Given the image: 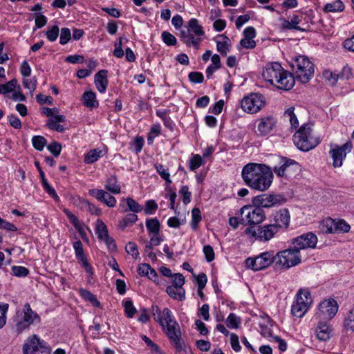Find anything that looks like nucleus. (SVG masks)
Segmentation results:
<instances>
[{
	"label": "nucleus",
	"instance_id": "f257e3e1",
	"mask_svg": "<svg viewBox=\"0 0 354 354\" xmlns=\"http://www.w3.org/2000/svg\"><path fill=\"white\" fill-rule=\"evenodd\" d=\"M241 178L247 186L263 192L271 186L273 173L272 169L265 164L250 162L243 167Z\"/></svg>",
	"mask_w": 354,
	"mask_h": 354
},
{
	"label": "nucleus",
	"instance_id": "f03ea898",
	"mask_svg": "<svg viewBox=\"0 0 354 354\" xmlns=\"http://www.w3.org/2000/svg\"><path fill=\"white\" fill-rule=\"evenodd\" d=\"M152 314L154 320L165 330L167 336L174 346L176 351L180 353L183 351L185 342L181 337L179 324L174 319L171 311L167 308H165L161 311L158 306H152Z\"/></svg>",
	"mask_w": 354,
	"mask_h": 354
},
{
	"label": "nucleus",
	"instance_id": "7ed1b4c3",
	"mask_svg": "<svg viewBox=\"0 0 354 354\" xmlns=\"http://www.w3.org/2000/svg\"><path fill=\"white\" fill-rule=\"evenodd\" d=\"M262 76L266 82L281 90L289 91L295 84L293 75L278 62L268 64L263 70Z\"/></svg>",
	"mask_w": 354,
	"mask_h": 354
},
{
	"label": "nucleus",
	"instance_id": "20e7f679",
	"mask_svg": "<svg viewBox=\"0 0 354 354\" xmlns=\"http://www.w3.org/2000/svg\"><path fill=\"white\" fill-rule=\"evenodd\" d=\"M14 328L17 333L29 329L33 324L41 323L40 316L33 311L28 303H26L21 310H17L13 317Z\"/></svg>",
	"mask_w": 354,
	"mask_h": 354
},
{
	"label": "nucleus",
	"instance_id": "39448f33",
	"mask_svg": "<svg viewBox=\"0 0 354 354\" xmlns=\"http://www.w3.org/2000/svg\"><path fill=\"white\" fill-rule=\"evenodd\" d=\"M312 128L310 124H302L293 135L295 145L301 151H308L317 146L320 140L311 136Z\"/></svg>",
	"mask_w": 354,
	"mask_h": 354
},
{
	"label": "nucleus",
	"instance_id": "423d86ee",
	"mask_svg": "<svg viewBox=\"0 0 354 354\" xmlns=\"http://www.w3.org/2000/svg\"><path fill=\"white\" fill-rule=\"evenodd\" d=\"M292 68L295 71V78L303 84L308 82L313 77L314 64L305 55L296 57L292 64Z\"/></svg>",
	"mask_w": 354,
	"mask_h": 354
},
{
	"label": "nucleus",
	"instance_id": "0eeeda50",
	"mask_svg": "<svg viewBox=\"0 0 354 354\" xmlns=\"http://www.w3.org/2000/svg\"><path fill=\"white\" fill-rule=\"evenodd\" d=\"M301 262L300 251L294 246L275 254V268L288 269Z\"/></svg>",
	"mask_w": 354,
	"mask_h": 354
},
{
	"label": "nucleus",
	"instance_id": "6e6552de",
	"mask_svg": "<svg viewBox=\"0 0 354 354\" xmlns=\"http://www.w3.org/2000/svg\"><path fill=\"white\" fill-rule=\"evenodd\" d=\"M241 224L258 225L266 219L265 212L260 207L245 205L240 209Z\"/></svg>",
	"mask_w": 354,
	"mask_h": 354
},
{
	"label": "nucleus",
	"instance_id": "1a4fd4ad",
	"mask_svg": "<svg viewBox=\"0 0 354 354\" xmlns=\"http://www.w3.org/2000/svg\"><path fill=\"white\" fill-rule=\"evenodd\" d=\"M22 349L24 354H50L51 353L48 344L35 334L26 339Z\"/></svg>",
	"mask_w": 354,
	"mask_h": 354
},
{
	"label": "nucleus",
	"instance_id": "9d476101",
	"mask_svg": "<svg viewBox=\"0 0 354 354\" xmlns=\"http://www.w3.org/2000/svg\"><path fill=\"white\" fill-rule=\"evenodd\" d=\"M311 302L310 292L307 290H299L291 307L292 314L297 317H302L307 312Z\"/></svg>",
	"mask_w": 354,
	"mask_h": 354
},
{
	"label": "nucleus",
	"instance_id": "9b49d317",
	"mask_svg": "<svg viewBox=\"0 0 354 354\" xmlns=\"http://www.w3.org/2000/svg\"><path fill=\"white\" fill-rule=\"evenodd\" d=\"M266 105L265 97L259 93H252L241 101L242 109L250 114L259 112Z\"/></svg>",
	"mask_w": 354,
	"mask_h": 354
},
{
	"label": "nucleus",
	"instance_id": "f8f14e48",
	"mask_svg": "<svg viewBox=\"0 0 354 354\" xmlns=\"http://www.w3.org/2000/svg\"><path fill=\"white\" fill-rule=\"evenodd\" d=\"M272 263L275 266V255L273 252H265L254 258L249 257L245 260L246 267L254 271L263 270Z\"/></svg>",
	"mask_w": 354,
	"mask_h": 354
},
{
	"label": "nucleus",
	"instance_id": "ddd939ff",
	"mask_svg": "<svg viewBox=\"0 0 354 354\" xmlns=\"http://www.w3.org/2000/svg\"><path fill=\"white\" fill-rule=\"evenodd\" d=\"M279 230L272 223L254 227L251 226L247 227L245 234L248 236L255 238L261 241H268L272 239Z\"/></svg>",
	"mask_w": 354,
	"mask_h": 354
},
{
	"label": "nucleus",
	"instance_id": "4468645a",
	"mask_svg": "<svg viewBox=\"0 0 354 354\" xmlns=\"http://www.w3.org/2000/svg\"><path fill=\"white\" fill-rule=\"evenodd\" d=\"M299 169V164L295 160L286 157L280 158L279 165H275L272 170L277 176L288 178L292 171Z\"/></svg>",
	"mask_w": 354,
	"mask_h": 354
},
{
	"label": "nucleus",
	"instance_id": "2eb2a0df",
	"mask_svg": "<svg viewBox=\"0 0 354 354\" xmlns=\"http://www.w3.org/2000/svg\"><path fill=\"white\" fill-rule=\"evenodd\" d=\"M285 198L279 194H261L252 199V203L260 208H270L285 203Z\"/></svg>",
	"mask_w": 354,
	"mask_h": 354
},
{
	"label": "nucleus",
	"instance_id": "dca6fc26",
	"mask_svg": "<svg viewBox=\"0 0 354 354\" xmlns=\"http://www.w3.org/2000/svg\"><path fill=\"white\" fill-rule=\"evenodd\" d=\"M353 146L350 141L346 142L342 146L335 145V148L330 151L335 167H339L342 165L343 160L346 158L347 153L351 151Z\"/></svg>",
	"mask_w": 354,
	"mask_h": 354
},
{
	"label": "nucleus",
	"instance_id": "f3484780",
	"mask_svg": "<svg viewBox=\"0 0 354 354\" xmlns=\"http://www.w3.org/2000/svg\"><path fill=\"white\" fill-rule=\"evenodd\" d=\"M292 243L299 251L307 248H315L317 243V237L314 233L308 232L294 239Z\"/></svg>",
	"mask_w": 354,
	"mask_h": 354
},
{
	"label": "nucleus",
	"instance_id": "a211bd4d",
	"mask_svg": "<svg viewBox=\"0 0 354 354\" xmlns=\"http://www.w3.org/2000/svg\"><path fill=\"white\" fill-rule=\"evenodd\" d=\"M257 131L260 136L269 134L276 126L277 120L272 115L261 118L257 120Z\"/></svg>",
	"mask_w": 354,
	"mask_h": 354
},
{
	"label": "nucleus",
	"instance_id": "6ab92c4d",
	"mask_svg": "<svg viewBox=\"0 0 354 354\" xmlns=\"http://www.w3.org/2000/svg\"><path fill=\"white\" fill-rule=\"evenodd\" d=\"M272 224L277 227V229L286 230L288 227L290 222V215L288 209L283 208L273 214Z\"/></svg>",
	"mask_w": 354,
	"mask_h": 354
},
{
	"label": "nucleus",
	"instance_id": "aec40b11",
	"mask_svg": "<svg viewBox=\"0 0 354 354\" xmlns=\"http://www.w3.org/2000/svg\"><path fill=\"white\" fill-rule=\"evenodd\" d=\"M319 310L324 318L331 319L337 313L338 305L333 299H326L319 304Z\"/></svg>",
	"mask_w": 354,
	"mask_h": 354
},
{
	"label": "nucleus",
	"instance_id": "412c9836",
	"mask_svg": "<svg viewBox=\"0 0 354 354\" xmlns=\"http://www.w3.org/2000/svg\"><path fill=\"white\" fill-rule=\"evenodd\" d=\"M88 194L109 207H113L116 205L115 198L103 189H91L88 191Z\"/></svg>",
	"mask_w": 354,
	"mask_h": 354
},
{
	"label": "nucleus",
	"instance_id": "4be33fe9",
	"mask_svg": "<svg viewBox=\"0 0 354 354\" xmlns=\"http://www.w3.org/2000/svg\"><path fill=\"white\" fill-rule=\"evenodd\" d=\"M315 335L319 341L326 342L330 339L333 329L328 324L319 322L315 328Z\"/></svg>",
	"mask_w": 354,
	"mask_h": 354
},
{
	"label": "nucleus",
	"instance_id": "5701e85b",
	"mask_svg": "<svg viewBox=\"0 0 354 354\" xmlns=\"http://www.w3.org/2000/svg\"><path fill=\"white\" fill-rule=\"evenodd\" d=\"M107 73L106 70H100L95 75V84L97 91L101 93H104L108 86Z\"/></svg>",
	"mask_w": 354,
	"mask_h": 354
},
{
	"label": "nucleus",
	"instance_id": "b1692460",
	"mask_svg": "<svg viewBox=\"0 0 354 354\" xmlns=\"http://www.w3.org/2000/svg\"><path fill=\"white\" fill-rule=\"evenodd\" d=\"M180 38L187 46L190 47L193 46L196 50L199 48L200 44L203 40L201 37H195L188 28L187 31H180Z\"/></svg>",
	"mask_w": 354,
	"mask_h": 354
},
{
	"label": "nucleus",
	"instance_id": "393cba45",
	"mask_svg": "<svg viewBox=\"0 0 354 354\" xmlns=\"http://www.w3.org/2000/svg\"><path fill=\"white\" fill-rule=\"evenodd\" d=\"M63 212L66 215L70 222L73 225L76 230L81 235V236L84 238L86 236V232L84 229L83 223L81 222L79 218L68 209L64 208Z\"/></svg>",
	"mask_w": 354,
	"mask_h": 354
},
{
	"label": "nucleus",
	"instance_id": "a878e982",
	"mask_svg": "<svg viewBox=\"0 0 354 354\" xmlns=\"http://www.w3.org/2000/svg\"><path fill=\"white\" fill-rule=\"evenodd\" d=\"M218 37L221 38L222 40H216V50L222 56H226L231 46L230 39L224 35H221Z\"/></svg>",
	"mask_w": 354,
	"mask_h": 354
},
{
	"label": "nucleus",
	"instance_id": "bb28decb",
	"mask_svg": "<svg viewBox=\"0 0 354 354\" xmlns=\"http://www.w3.org/2000/svg\"><path fill=\"white\" fill-rule=\"evenodd\" d=\"M83 104L86 107L93 109L99 106V102L96 100V94L92 91H86L82 95Z\"/></svg>",
	"mask_w": 354,
	"mask_h": 354
},
{
	"label": "nucleus",
	"instance_id": "cd10ccee",
	"mask_svg": "<svg viewBox=\"0 0 354 354\" xmlns=\"http://www.w3.org/2000/svg\"><path fill=\"white\" fill-rule=\"evenodd\" d=\"M283 117L284 118L288 120L290 124V129L292 131L297 129L299 123L298 118L295 113V107L290 106L283 113Z\"/></svg>",
	"mask_w": 354,
	"mask_h": 354
},
{
	"label": "nucleus",
	"instance_id": "c85d7f7f",
	"mask_svg": "<svg viewBox=\"0 0 354 354\" xmlns=\"http://www.w3.org/2000/svg\"><path fill=\"white\" fill-rule=\"evenodd\" d=\"M166 292L173 299L178 301H184L185 299V289H180L174 286H167Z\"/></svg>",
	"mask_w": 354,
	"mask_h": 354
},
{
	"label": "nucleus",
	"instance_id": "c756f323",
	"mask_svg": "<svg viewBox=\"0 0 354 354\" xmlns=\"http://www.w3.org/2000/svg\"><path fill=\"white\" fill-rule=\"evenodd\" d=\"M188 29L193 35L194 34L196 37H203L205 31L198 21L196 19L192 18L189 21Z\"/></svg>",
	"mask_w": 354,
	"mask_h": 354
},
{
	"label": "nucleus",
	"instance_id": "7c9ffc66",
	"mask_svg": "<svg viewBox=\"0 0 354 354\" xmlns=\"http://www.w3.org/2000/svg\"><path fill=\"white\" fill-rule=\"evenodd\" d=\"M105 189L113 194H119L121 192V187L118 183V179L115 175L111 176L106 180Z\"/></svg>",
	"mask_w": 354,
	"mask_h": 354
},
{
	"label": "nucleus",
	"instance_id": "2f4dec72",
	"mask_svg": "<svg viewBox=\"0 0 354 354\" xmlns=\"http://www.w3.org/2000/svg\"><path fill=\"white\" fill-rule=\"evenodd\" d=\"M146 227L149 234H158L160 231V224L156 218H147L146 220Z\"/></svg>",
	"mask_w": 354,
	"mask_h": 354
},
{
	"label": "nucleus",
	"instance_id": "473e14b6",
	"mask_svg": "<svg viewBox=\"0 0 354 354\" xmlns=\"http://www.w3.org/2000/svg\"><path fill=\"white\" fill-rule=\"evenodd\" d=\"M95 234L100 241L109 236L106 225L100 219H98L96 222Z\"/></svg>",
	"mask_w": 354,
	"mask_h": 354
},
{
	"label": "nucleus",
	"instance_id": "72a5a7b5",
	"mask_svg": "<svg viewBox=\"0 0 354 354\" xmlns=\"http://www.w3.org/2000/svg\"><path fill=\"white\" fill-rule=\"evenodd\" d=\"M335 220L331 218H327L323 220L320 225L319 229L324 234H333L335 233Z\"/></svg>",
	"mask_w": 354,
	"mask_h": 354
},
{
	"label": "nucleus",
	"instance_id": "f704fd0d",
	"mask_svg": "<svg viewBox=\"0 0 354 354\" xmlns=\"http://www.w3.org/2000/svg\"><path fill=\"white\" fill-rule=\"evenodd\" d=\"M41 184L45 192L48 193V195L51 196L53 198H54L55 201H59V197L57 194L55 189L52 186H50L48 183L47 179L45 177L44 172H41Z\"/></svg>",
	"mask_w": 354,
	"mask_h": 354
},
{
	"label": "nucleus",
	"instance_id": "c9c22d12",
	"mask_svg": "<svg viewBox=\"0 0 354 354\" xmlns=\"http://www.w3.org/2000/svg\"><path fill=\"white\" fill-rule=\"evenodd\" d=\"M344 10L343 1H331L326 3L324 8L326 12H342Z\"/></svg>",
	"mask_w": 354,
	"mask_h": 354
},
{
	"label": "nucleus",
	"instance_id": "e433bc0d",
	"mask_svg": "<svg viewBox=\"0 0 354 354\" xmlns=\"http://www.w3.org/2000/svg\"><path fill=\"white\" fill-rule=\"evenodd\" d=\"M138 221V216L133 213L127 214L124 218L119 221V227L124 229L129 225H131Z\"/></svg>",
	"mask_w": 354,
	"mask_h": 354
},
{
	"label": "nucleus",
	"instance_id": "4c0bfd02",
	"mask_svg": "<svg viewBox=\"0 0 354 354\" xmlns=\"http://www.w3.org/2000/svg\"><path fill=\"white\" fill-rule=\"evenodd\" d=\"M80 293L83 299L86 301H90L93 306L95 307H99L100 306V302L91 292L84 289H80Z\"/></svg>",
	"mask_w": 354,
	"mask_h": 354
},
{
	"label": "nucleus",
	"instance_id": "58836bf2",
	"mask_svg": "<svg viewBox=\"0 0 354 354\" xmlns=\"http://www.w3.org/2000/svg\"><path fill=\"white\" fill-rule=\"evenodd\" d=\"M202 220V216L201 210L198 207H194L192 210V221L190 225L194 230H196L198 227V223Z\"/></svg>",
	"mask_w": 354,
	"mask_h": 354
},
{
	"label": "nucleus",
	"instance_id": "ea45409f",
	"mask_svg": "<svg viewBox=\"0 0 354 354\" xmlns=\"http://www.w3.org/2000/svg\"><path fill=\"white\" fill-rule=\"evenodd\" d=\"M126 201L128 209H124L123 212L129 210L134 213H139L143 209L142 206L131 197L127 198Z\"/></svg>",
	"mask_w": 354,
	"mask_h": 354
},
{
	"label": "nucleus",
	"instance_id": "a19ab883",
	"mask_svg": "<svg viewBox=\"0 0 354 354\" xmlns=\"http://www.w3.org/2000/svg\"><path fill=\"white\" fill-rule=\"evenodd\" d=\"M102 151L99 149L90 150L84 158V162L91 164L96 162L102 155Z\"/></svg>",
	"mask_w": 354,
	"mask_h": 354
},
{
	"label": "nucleus",
	"instance_id": "79ce46f5",
	"mask_svg": "<svg viewBox=\"0 0 354 354\" xmlns=\"http://www.w3.org/2000/svg\"><path fill=\"white\" fill-rule=\"evenodd\" d=\"M300 19L298 16L294 15L290 21L285 20L283 23V28L288 30L295 29V30H301V28L297 26L299 24Z\"/></svg>",
	"mask_w": 354,
	"mask_h": 354
},
{
	"label": "nucleus",
	"instance_id": "37998d69",
	"mask_svg": "<svg viewBox=\"0 0 354 354\" xmlns=\"http://www.w3.org/2000/svg\"><path fill=\"white\" fill-rule=\"evenodd\" d=\"M34 148L38 151H42L47 143L46 139L41 136H35L32 138Z\"/></svg>",
	"mask_w": 354,
	"mask_h": 354
},
{
	"label": "nucleus",
	"instance_id": "c03bdc74",
	"mask_svg": "<svg viewBox=\"0 0 354 354\" xmlns=\"http://www.w3.org/2000/svg\"><path fill=\"white\" fill-rule=\"evenodd\" d=\"M156 169L158 174L161 176L162 179H164L167 184L169 185L171 183L170 179V174L168 171V169L165 168V167L162 165H156Z\"/></svg>",
	"mask_w": 354,
	"mask_h": 354
},
{
	"label": "nucleus",
	"instance_id": "a18cd8bd",
	"mask_svg": "<svg viewBox=\"0 0 354 354\" xmlns=\"http://www.w3.org/2000/svg\"><path fill=\"white\" fill-rule=\"evenodd\" d=\"M171 278V285H169V286H174L176 288H179L180 289H184L183 285L185 284V277L182 274H174Z\"/></svg>",
	"mask_w": 354,
	"mask_h": 354
},
{
	"label": "nucleus",
	"instance_id": "49530a36",
	"mask_svg": "<svg viewBox=\"0 0 354 354\" xmlns=\"http://www.w3.org/2000/svg\"><path fill=\"white\" fill-rule=\"evenodd\" d=\"M335 233L339 232H349L351 227L350 225L344 220H338L335 221Z\"/></svg>",
	"mask_w": 354,
	"mask_h": 354
},
{
	"label": "nucleus",
	"instance_id": "de8ad7c7",
	"mask_svg": "<svg viewBox=\"0 0 354 354\" xmlns=\"http://www.w3.org/2000/svg\"><path fill=\"white\" fill-rule=\"evenodd\" d=\"M344 327L346 330L354 331V308L351 310L344 321Z\"/></svg>",
	"mask_w": 354,
	"mask_h": 354
},
{
	"label": "nucleus",
	"instance_id": "09e8293b",
	"mask_svg": "<svg viewBox=\"0 0 354 354\" xmlns=\"http://www.w3.org/2000/svg\"><path fill=\"white\" fill-rule=\"evenodd\" d=\"M59 28L58 26L55 25L48 28L47 31L46 32V35L48 41L53 42L57 39L59 36Z\"/></svg>",
	"mask_w": 354,
	"mask_h": 354
},
{
	"label": "nucleus",
	"instance_id": "8fccbe9b",
	"mask_svg": "<svg viewBox=\"0 0 354 354\" xmlns=\"http://www.w3.org/2000/svg\"><path fill=\"white\" fill-rule=\"evenodd\" d=\"M203 164V159L198 154L194 155L189 160V167L191 171H195Z\"/></svg>",
	"mask_w": 354,
	"mask_h": 354
},
{
	"label": "nucleus",
	"instance_id": "3c124183",
	"mask_svg": "<svg viewBox=\"0 0 354 354\" xmlns=\"http://www.w3.org/2000/svg\"><path fill=\"white\" fill-rule=\"evenodd\" d=\"M11 270L12 274L17 277H25L29 274L28 269L24 266H13Z\"/></svg>",
	"mask_w": 354,
	"mask_h": 354
},
{
	"label": "nucleus",
	"instance_id": "603ef678",
	"mask_svg": "<svg viewBox=\"0 0 354 354\" xmlns=\"http://www.w3.org/2000/svg\"><path fill=\"white\" fill-rule=\"evenodd\" d=\"M240 324V319L235 314L230 313L226 319V325L230 328H237Z\"/></svg>",
	"mask_w": 354,
	"mask_h": 354
},
{
	"label": "nucleus",
	"instance_id": "864d4df0",
	"mask_svg": "<svg viewBox=\"0 0 354 354\" xmlns=\"http://www.w3.org/2000/svg\"><path fill=\"white\" fill-rule=\"evenodd\" d=\"M161 132V127L159 124H153L151 127L150 133L147 138L149 144H151L153 142L155 137L158 136Z\"/></svg>",
	"mask_w": 354,
	"mask_h": 354
},
{
	"label": "nucleus",
	"instance_id": "5fc2aeb1",
	"mask_svg": "<svg viewBox=\"0 0 354 354\" xmlns=\"http://www.w3.org/2000/svg\"><path fill=\"white\" fill-rule=\"evenodd\" d=\"M71 39V32L69 28H62L60 30L59 43L62 45L66 44Z\"/></svg>",
	"mask_w": 354,
	"mask_h": 354
},
{
	"label": "nucleus",
	"instance_id": "6e6d98bb",
	"mask_svg": "<svg viewBox=\"0 0 354 354\" xmlns=\"http://www.w3.org/2000/svg\"><path fill=\"white\" fill-rule=\"evenodd\" d=\"M324 77L328 81V84L331 86L336 84L338 79H339V74L326 71L323 73Z\"/></svg>",
	"mask_w": 354,
	"mask_h": 354
},
{
	"label": "nucleus",
	"instance_id": "4d7b16f0",
	"mask_svg": "<svg viewBox=\"0 0 354 354\" xmlns=\"http://www.w3.org/2000/svg\"><path fill=\"white\" fill-rule=\"evenodd\" d=\"M162 39L167 46H174L176 44V37L167 31L162 32Z\"/></svg>",
	"mask_w": 354,
	"mask_h": 354
},
{
	"label": "nucleus",
	"instance_id": "13d9d810",
	"mask_svg": "<svg viewBox=\"0 0 354 354\" xmlns=\"http://www.w3.org/2000/svg\"><path fill=\"white\" fill-rule=\"evenodd\" d=\"M125 250L129 254H131L135 259H137L139 256V252L137 245L134 242L129 241L127 244Z\"/></svg>",
	"mask_w": 354,
	"mask_h": 354
},
{
	"label": "nucleus",
	"instance_id": "bf43d9fd",
	"mask_svg": "<svg viewBox=\"0 0 354 354\" xmlns=\"http://www.w3.org/2000/svg\"><path fill=\"white\" fill-rule=\"evenodd\" d=\"M124 311L127 316L129 318H132L136 313V309L134 307L131 300H127L124 304Z\"/></svg>",
	"mask_w": 354,
	"mask_h": 354
},
{
	"label": "nucleus",
	"instance_id": "052dcab7",
	"mask_svg": "<svg viewBox=\"0 0 354 354\" xmlns=\"http://www.w3.org/2000/svg\"><path fill=\"white\" fill-rule=\"evenodd\" d=\"M73 246L77 259H82L86 257L84 252L82 243L80 240L75 241Z\"/></svg>",
	"mask_w": 354,
	"mask_h": 354
},
{
	"label": "nucleus",
	"instance_id": "680f3d73",
	"mask_svg": "<svg viewBox=\"0 0 354 354\" xmlns=\"http://www.w3.org/2000/svg\"><path fill=\"white\" fill-rule=\"evenodd\" d=\"M158 204L153 200H148L145 203V212L146 214H153L158 209Z\"/></svg>",
	"mask_w": 354,
	"mask_h": 354
},
{
	"label": "nucleus",
	"instance_id": "e2e57ef3",
	"mask_svg": "<svg viewBox=\"0 0 354 354\" xmlns=\"http://www.w3.org/2000/svg\"><path fill=\"white\" fill-rule=\"evenodd\" d=\"M8 310V304H0V329L2 328L6 323V313Z\"/></svg>",
	"mask_w": 354,
	"mask_h": 354
},
{
	"label": "nucleus",
	"instance_id": "0e129e2a",
	"mask_svg": "<svg viewBox=\"0 0 354 354\" xmlns=\"http://www.w3.org/2000/svg\"><path fill=\"white\" fill-rule=\"evenodd\" d=\"M188 77L189 81L194 84H201L204 80V76L201 72H191L189 73Z\"/></svg>",
	"mask_w": 354,
	"mask_h": 354
},
{
	"label": "nucleus",
	"instance_id": "69168bd1",
	"mask_svg": "<svg viewBox=\"0 0 354 354\" xmlns=\"http://www.w3.org/2000/svg\"><path fill=\"white\" fill-rule=\"evenodd\" d=\"M122 37H120L115 43V49L113 55L118 58H121L124 56V50L122 49Z\"/></svg>",
	"mask_w": 354,
	"mask_h": 354
},
{
	"label": "nucleus",
	"instance_id": "338daca9",
	"mask_svg": "<svg viewBox=\"0 0 354 354\" xmlns=\"http://www.w3.org/2000/svg\"><path fill=\"white\" fill-rule=\"evenodd\" d=\"M17 84V80L16 79H12L8 82L5 84H1L3 94H6L8 93H10L14 91L16 86Z\"/></svg>",
	"mask_w": 354,
	"mask_h": 354
},
{
	"label": "nucleus",
	"instance_id": "774afa93",
	"mask_svg": "<svg viewBox=\"0 0 354 354\" xmlns=\"http://www.w3.org/2000/svg\"><path fill=\"white\" fill-rule=\"evenodd\" d=\"M47 149L52 153L55 157H57L62 151V145L57 142H53L48 145Z\"/></svg>",
	"mask_w": 354,
	"mask_h": 354
}]
</instances>
